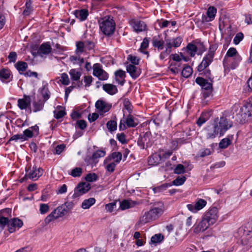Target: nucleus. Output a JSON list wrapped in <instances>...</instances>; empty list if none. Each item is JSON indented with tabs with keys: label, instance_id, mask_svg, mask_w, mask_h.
<instances>
[{
	"label": "nucleus",
	"instance_id": "nucleus-1",
	"mask_svg": "<svg viewBox=\"0 0 252 252\" xmlns=\"http://www.w3.org/2000/svg\"><path fill=\"white\" fill-rule=\"evenodd\" d=\"M164 211V206L162 202L155 204L149 211H146L140 217L138 222L140 224H144L155 220L163 214Z\"/></svg>",
	"mask_w": 252,
	"mask_h": 252
},
{
	"label": "nucleus",
	"instance_id": "nucleus-2",
	"mask_svg": "<svg viewBox=\"0 0 252 252\" xmlns=\"http://www.w3.org/2000/svg\"><path fill=\"white\" fill-rule=\"evenodd\" d=\"M99 23L101 31L104 34L110 36L113 34L115 30V23L111 16L105 17Z\"/></svg>",
	"mask_w": 252,
	"mask_h": 252
},
{
	"label": "nucleus",
	"instance_id": "nucleus-3",
	"mask_svg": "<svg viewBox=\"0 0 252 252\" xmlns=\"http://www.w3.org/2000/svg\"><path fill=\"white\" fill-rule=\"evenodd\" d=\"M195 82L200 86L202 88L201 94L204 98L208 97L212 93L213 82H209L208 80L201 77H198L195 79Z\"/></svg>",
	"mask_w": 252,
	"mask_h": 252
},
{
	"label": "nucleus",
	"instance_id": "nucleus-4",
	"mask_svg": "<svg viewBox=\"0 0 252 252\" xmlns=\"http://www.w3.org/2000/svg\"><path fill=\"white\" fill-rule=\"evenodd\" d=\"M218 125V129L219 131V137L223 136L225 132L232 126V122L225 117L220 118L219 122L215 121Z\"/></svg>",
	"mask_w": 252,
	"mask_h": 252
},
{
	"label": "nucleus",
	"instance_id": "nucleus-5",
	"mask_svg": "<svg viewBox=\"0 0 252 252\" xmlns=\"http://www.w3.org/2000/svg\"><path fill=\"white\" fill-rule=\"evenodd\" d=\"M243 119L245 120L249 118L252 123V98H250L249 101L246 102L243 106L241 107L239 113Z\"/></svg>",
	"mask_w": 252,
	"mask_h": 252
},
{
	"label": "nucleus",
	"instance_id": "nucleus-6",
	"mask_svg": "<svg viewBox=\"0 0 252 252\" xmlns=\"http://www.w3.org/2000/svg\"><path fill=\"white\" fill-rule=\"evenodd\" d=\"M106 155L105 150H99L94 152L92 156H87L85 158V161L87 164L95 166L99 161V158Z\"/></svg>",
	"mask_w": 252,
	"mask_h": 252
},
{
	"label": "nucleus",
	"instance_id": "nucleus-7",
	"mask_svg": "<svg viewBox=\"0 0 252 252\" xmlns=\"http://www.w3.org/2000/svg\"><path fill=\"white\" fill-rule=\"evenodd\" d=\"M202 217L211 225L214 224L219 217L218 209L216 207L210 208L205 212Z\"/></svg>",
	"mask_w": 252,
	"mask_h": 252
},
{
	"label": "nucleus",
	"instance_id": "nucleus-8",
	"mask_svg": "<svg viewBox=\"0 0 252 252\" xmlns=\"http://www.w3.org/2000/svg\"><path fill=\"white\" fill-rule=\"evenodd\" d=\"M137 144L141 149H147L151 147L152 142L151 140L150 134L146 132L142 135H140L137 140Z\"/></svg>",
	"mask_w": 252,
	"mask_h": 252
},
{
	"label": "nucleus",
	"instance_id": "nucleus-9",
	"mask_svg": "<svg viewBox=\"0 0 252 252\" xmlns=\"http://www.w3.org/2000/svg\"><path fill=\"white\" fill-rule=\"evenodd\" d=\"M217 126L218 125L215 122L210 124L206 126L205 131L207 139H214L219 134Z\"/></svg>",
	"mask_w": 252,
	"mask_h": 252
},
{
	"label": "nucleus",
	"instance_id": "nucleus-10",
	"mask_svg": "<svg viewBox=\"0 0 252 252\" xmlns=\"http://www.w3.org/2000/svg\"><path fill=\"white\" fill-rule=\"evenodd\" d=\"M91 185L89 183H81L78 184L74 189L72 198H76L87 192L91 189Z\"/></svg>",
	"mask_w": 252,
	"mask_h": 252
},
{
	"label": "nucleus",
	"instance_id": "nucleus-11",
	"mask_svg": "<svg viewBox=\"0 0 252 252\" xmlns=\"http://www.w3.org/2000/svg\"><path fill=\"white\" fill-rule=\"evenodd\" d=\"M211 224L203 217L198 222L195 223L193 226V231L195 234L203 232L207 230Z\"/></svg>",
	"mask_w": 252,
	"mask_h": 252
},
{
	"label": "nucleus",
	"instance_id": "nucleus-12",
	"mask_svg": "<svg viewBox=\"0 0 252 252\" xmlns=\"http://www.w3.org/2000/svg\"><path fill=\"white\" fill-rule=\"evenodd\" d=\"M43 172V170L41 168L33 166L27 171L26 176L28 178L35 181L42 175Z\"/></svg>",
	"mask_w": 252,
	"mask_h": 252
},
{
	"label": "nucleus",
	"instance_id": "nucleus-13",
	"mask_svg": "<svg viewBox=\"0 0 252 252\" xmlns=\"http://www.w3.org/2000/svg\"><path fill=\"white\" fill-rule=\"evenodd\" d=\"M206 204L207 202L205 200L199 198L196 200L194 205L189 204H188L187 207L190 211L193 213H196L197 211L203 208Z\"/></svg>",
	"mask_w": 252,
	"mask_h": 252
},
{
	"label": "nucleus",
	"instance_id": "nucleus-14",
	"mask_svg": "<svg viewBox=\"0 0 252 252\" xmlns=\"http://www.w3.org/2000/svg\"><path fill=\"white\" fill-rule=\"evenodd\" d=\"M129 24L136 32H140L146 30L147 25L142 21L132 19L129 21Z\"/></svg>",
	"mask_w": 252,
	"mask_h": 252
},
{
	"label": "nucleus",
	"instance_id": "nucleus-15",
	"mask_svg": "<svg viewBox=\"0 0 252 252\" xmlns=\"http://www.w3.org/2000/svg\"><path fill=\"white\" fill-rule=\"evenodd\" d=\"M217 13V9L214 6L209 7L207 11V15H203L201 18L202 23H206L213 21Z\"/></svg>",
	"mask_w": 252,
	"mask_h": 252
},
{
	"label": "nucleus",
	"instance_id": "nucleus-16",
	"mask_svg": "<svg viewBox=\"0 0 252 252\" xmlns=\"http://www.w3.org/2000/svg\"><path fill=\"white\" fill-rule=\"evenodd\" d=\"M237 56L240 55L238 53L236 48L233 47L230 48L227 51L223 61V65L224 67H226V65H228L229 63L230 62L231 59H229L235 58Z\"/></svg>",
	"mask_w": 252,
	"mask_h": 252
},
{
	"label": "nucleus",
	"instance_id": "nucleus-17",
	"mask_svg": "<svg viewBox=\"0 0 252 252\" xmlns=\"http://www.w3.org/2000/svg\"><path fill=\"white\" fill-rule=\"evenodd\" d=\"M17 105L21 110H25L29 108L31 113V97L29 95H24V98H19L17 101Z\"/></svg>",
	"mask_w": 252,
	"mask_h": 252
},
{
	"label": "nucleus",
	"instance_id": "nucleus-18",
	"mask_svg": "<svg viewBox=\"0 0 252 252\" xmlns=\"http://www.w3.org/2000/svg\"><path fill=\"white\" fill-rule=\"evenodd\" d=\"M23 225V221L20 219L18 218L11 219L8 223V231L10 233H13L15 231L16 228H21Z\"/></svg>",
	"mask_w": 252,
	"mask_h": 252
},
{
	"label": "nucleus",
	"instance_id": "nucleus-19",
	"mask_svg": "<svg viewBox=\"0 0 252 252\" xmlns=\"http://www.w3.org/2000/svg\"><path fill=\"white\" fill-rule=\"evenodd\" d=\"M138 204L139 203L136 201H133L130 199H123L120 201V209L121 210H125L133 208Z\"/></svg>",
	"mask_w": 252,
	"mask_h": 252
},
{
	"label": "nucleus",
	"instance_id": "nucleus-20",
	"mask_svg": "<svg viewBox=\"0 0 252 252\" xmlns=\"http://www.w3.org/2000/svg\"><path fill=\"white\" fill-rule=\"evenodd\" d=\"M12 78L11 71L8 68H2L0 70V80L2 82H9Z\"/></svg>",
	"mask_w": 252,
	"mask_h": 252
},
{
	"label": "nucleus",
	"instance_id": "nucleus-21",
	"mask_svg": "<svg viewBox=\"0 0 252 252\" xmlns=\"http://www.w3.org/2000/svg\"><path fill=\"white\" fill-rule=\"evenodd\" d=\"M213 61V59L205 55L197 67L198 72L204 71Z\"/></svg>",
	"mask_w": 252,
	"mask_h": 252
},
{
	"label": "nucleus",
	"instance_id": "nucleus-22",
	"mask_svg": "<svg viewBox=\"0 0 252 252\" xmlns=\"http://www.w3.org/2000/svg\"><path fill=\"white\" fill-rule=\"evenodd\" d=\"M126 71L133 79L137 78L141 74L140 69L135 65L131 64L126 66Z\"/></svg>",
	"mask_w": 252,
	"mask_h": 252
},
{
	"label": "nucleus",
	"instance_id": "nucleus-23",
	"mask_svg": "<svg viewBox=\"0 0 252 252\" xmlns=\"http://www.w3.org/2000/svg\"><path fill=\"white\" fill-rule=\"evenodd\" d=\"M95 107L99 111L105 113L109 111L111 108V105L106 103L105 101L98 100L95 103Z\"/></svg>",
	"mask_w": 252,
	"mask_h": 252
},
{
	"label": "nucleus",
	"instance_id": "nucleus-24",
	"mask_svg": "<svg viewBox=\"0 0 252 252\" xmlns=\"http://www.w3.org/2000/svg\"><path fill=\"white\" fill-rule=\"evenodd\" d=\"M165 45L167 46V44H169V45H170V50H172V47L177 48L180 46L183 42V38L181 36H178L172 39H165Z\"/></svg>",
	"mask_w": 252,
	"mask_h": 252
},
{
	"label": "nucleus",
	"instance_id": "nucleus-25",
	"mask_svg": "<svg viewBox=\"0 0 252 252\" xmlns=\"http://www.w3.org/2000/svg\"><path fill=\"white\" fill-rule=\"evenodd\" d=\"M74 14L75 17L78 19L80 21H84L87 19L89 15V12L86 9L75 10L74 11Z\"/></svg>",
	"mask_w": 252,
	"mask_h": 252
},
{
	"label": "nucleus",
	"instance_id": "nucleus-26",
	"mask_svg": "<svg viewBox=\"0 0 252 252\" xmlns=\"http://www.w3.org/2000/svg\"><path fill=\"white\" fill-rule=\"evenodd\" d=\"M122 155L119 152H114L112 153L110 156L107 157L104 160V164L110 161L112 159L115 160V162L119 163L122 160Z\"/></svg>",
	"mask_w": 252,
	"mask_h": 252
},
{
	"label": "nucleus",
	"instance_id": "nucleus-27",
	"mask_svg": "<svg viewBox=\"0 0 252 252\" xmlns=\"http://www.w3.org/2000/svg\"><path fill=\"white\" fill-rule=\"evenodd\" d=\"M115 76L116 82L121 86L124 85L125 82L126 72L122 69H119L115 71Z\"/></svg>",
	"mask_w": 252,
	"mask_h": 252
},
{
	"label": "nucleus",
	"instance_id": "nucleus-28",
	"mask_svg": "<svg viewBox=\"0 0 252 252\" xmlns=\"http://www.w3.org/2000/svg\"><path fill=\"white\" fill-rule=\"evenodd\" d=\"M52 47L49 42L42 43L39 47L38 53L39 55H48L51 52Z\"/></svg>",
	"mask_w": 252,
	"mask_h": 252
},
{
	"label": "nucleus",
	"instance_id": "nucleus-29",
	"mask_svg": "<svg viewBox=\"0 0 252 252\" xmlns=\"http://www.w3.org/2000/svg\"><path fill=\"white\" fill-rule=\"evenodd\" d=\"M103 90L110 95H114L118 92L117 87L112 84H105L102 86Z\"/></svg>",
	"mask_w": 252,
	"mask_h": 252
},
{
	"label": "nucleus",
	"instance_id": "nucleus-30",
	"mask_svg": "<svg viewBox=\"0 0 252 252\" xmlns=\"http://www.w3.org/2000/svg\"><path fill=\"white\" fill-rule=\"evenodd\" d=\"M125 123L128 127H135L138 125L139 122L136 118L129 114L126 118Z\"/></svg>",
	"mask_w": 252,
	"mask_h": 252
},
{
	"label": "nucleus",
	"instance_id": "nucleus-31",
	"mask_svg": "<svg viewBox=\"0 0 252 252\" xmlns=\"http://www.w3.org/2000/svg\"><path fill=\"white\" fill-rule=\"evenodd\" d=\"M69 74L72 82L79 81L82 74L81 72L76 68L71 69L69 71Z\"/></svg>",
	"mask_w": 252,
	"mask_h": 252
},
{
	"label": "nucleus",
	"instance_id": "nucleus-32",
	"mask_svg": "<svg viewBox=\"0 0 252 252\" xmlns=\"http://www.w3.org/2000/svg\"><path fill=\"white\" fill-rule=\"evenodd\" d=\"M153 46L157 48L158 51L162 50L164 48V41L162 39H158L156 36L153 38L152 39Z\"/></svg>",
	"mask_w": 252,
	"mask_h": 252
},
{
	"label": "nucleus",
	"instance_id": "nucleus-33",
	"mask_svg": "<svg viewBox=\"0 0 252 252\" xmlns=\"http://www.w3.org/2000/svg\"><path fill=\"white\" fill-rule=\"evenodd\" d=\"M230 59H231V61L229 63L228 65H226V67L229 66L232 69H235L238 66L241 61V58L240 56H237L235 58H230Z\"/></svg>",
	"mask_w": 252,
	"mask_h": 252
},
{
	"label": "nucleus",
	"instance_id": "nucleus-34",
	"mask_svg": "<svg viewBox=\"0 0 252 252\" xmlns=\"http://www.w3.org/2000/svg\"><path fill=\"white\" fill-rule=\"evenodd\" d=\"M186 51L187 53L189 55L190 57H193L196 53L197 47L192 43H189L186 47Z\"/></svg>",
	"mask_w": 252,
	"mask_h": 252
},
{
	"label": "nucleus",
	"instance_id": "nucleus-35",
	"mask_svg": "<svg viewBox=\"0 0 252 252\" xmlns=\"http://www.w3.org/2000/svg\"><path fill=\"white\" fill-rule=\"evenodd\" d=\"M69 61L73 64H78L79 66H81L85 62L83 58H81L80 56L77 55L76 56L73 55L70 56Z\"/></svg>",
	"mask_w": 252,
	"mask_h": 252
},
{
	"label": "nucleus",
	"instance_id": "nucleus-36",
	"mask_svg": "<svg viewBox=\"0 0 252 252\" xmlns=\"http://www.w3.org/2000/svg\"><path fill=\"white\" fill-rule=\"evenodd\" d=\"M161 160V157L159 154H155L150 157L148 160L149 164L152 165L158 164Z\"/></svg>",
	"mask_w": 252,
	"mask_h": 252
},
{
	"label": "nucleus",
	"instance_id": "nucleus-37",
	"mask_svg": "<svg viewBox=\"0 0 252 252\" xmlns=\"http://www.w3.org/2000/svg\"><path fill=\"white\" fill-rule=\"evenodd\" d=\"M164 240V236L161 233L156 234L151 238V243L156 245L162 242Z\"/></svg>",
	"mask_w": 252,
	"mask_h": 252
},
{
	"label": "nucleus",
	"instance_id": "nucleus-38",
	"mask_svg": "<svg viewBox=\"0 0 252 252\" xmlns=\"http://www.w3.org/2000/svg\"><path fill=\"white\" fill-rule=\"evenodd\" d=\"M15 66L20 74H23V72L26 70L28 66L27 63L21 61L18 62Z\"/></svg>",
	"mask_w": 252,
	"mask_h": 252
},
{
	"label": "nucleus",
	"instance_id": "nucleus-39",
	"mask_svg": "<svg viewBox=\"0 0 252 252\" xmlns=\"http://www.w3.org/2000/svg\"><path fill=\"white\" fill-rule=\"evenodd\" d=\"M95 203V199L94 198H90L84 200L82 203L81 207L84 209L90 208Z\"/></svg>",
	"mask_w": 252,
	"mask_h": 252
},
{
	"label": "nucleus",
	"instance_id": "nucleus-40",
	"mask_svg": "<svg viewBox=\"0 0 252 252\" xmlns=\"http://www.w3.org/2000/svg\"><path fill=\"white\" fill-rule=\"evenodd\" d=\"M44 102L43 100H39L37 101H34L33 102V111L34 112H37L38 111L43 110L44 106Z\"/></svg>",
	"mask_w": 252,
	"mask_h": 252
},
{
	"label": "nucleus",
	"instance_id": "nucleus-41",
	"mask_svg": "<svg viewBox=\"0 0 252 252\" xmlns=\"http://www.w3.org/2000/svg\"><path fill=\"white\" fill-rule=\"evenodd\" d=\"M192 68L189 65L185 64L182 71V75L187 78L192 74Z\"/></svg>",
	"mask_w": 252,
	"mask_h": 252
},
{
	"label": "nucleus",
	"instance_id": "nucleus-42",
	"mask_svg": "<svg viewBox=\"0 0 252 252\" xmlns=\"http://www.w3.org/2000/svg\"><path fill=\"white\" fill-rule=\"evenodd\" d=\"M76 47L75 54L78 56H80L85 51L84 42L81 41L76 42Z\"/></svg>",
	"mask_w": 252,
	"mask_h": 252
},
{
	"label": "nucleus",
	"instance_id": "nucleus-43",
	"mask_svg": "<svg viewBox=\"0 0 252 252\" xmlns=\"http://www.w3.org/2000/svg\"><path fill=\"white\" fill-rule=\"evenodd\" d=\"M41 94L43 98V101L46 102L50 97V93L48 88V85H45L43 86Z\"/></svg>",
	"mask_w": 252,
	"mask_h": 252
},
{
	"label": "nucleus",
	"instance_id": "nucleus-44",
	"mask_svg": "<svg viewBox=\"0 0 252 252\" xmlns=\"http://www.w3.org/2000/svg\"><path fill=\"white\" fill-rule=\"evenodd\" d=\"M232 143L231 140L228 138H223L219 143V146L220 149H225L227 148Z\"/></svg>",
	"mask_w": 252,
	"mask_h": 252
},
{
	"label": "nucleus",
	"instance_id": "nucleus-45",
	"mask_svg": "<svg viewBox=\"0 0 252 252\" xmlns=\"http://www.w3.org/2000/svg\"><path fill=\"white\" fill-rule=\"evenodd\" d=\"M32 1L26 0L25 4V8L23 12V14L25 16L29 15L33 11V8L32 6Z\"/></svg>",
	"mask_w": 252,
	"mask_h": 252
},
{
	"label": "nucleus",
	"instance_id": "nucleus-46",
	"mask_svg": "<svg viewBox=\"0 0 252 252\" xmlns=\"http://www.w3.org/2000/svg\"><path fill=\"white\" fill-rule=\"evenodd\" d=\"M218 48V44L217 43H214L210 45L208 52L206 55L212 59H214L215 52L217 50Z\"/></svg>",
	"mask_w": 252,
	"mask_h": 252
},
{
	"label": "nucleus",
	"instance_id": "nucleus-47",
	"mask_svg": "<svg viewBox=\"0 0 252 252\" xmlns=\"http://www.w3.org/2000/svg\"><path fill=\"white\" fill-rule=\"evenodd\" d=\"M218 48V44L217 43H214L210 45L208 52L206 55L212 59H214L215 52L217 50Z\"/></svg>",
	"mask_w": 252,
	"mask_h": 252
},
{
	"label": "nucleus",
	"instance_id": "nucleus-48",
	"mask_svg": "<svg viewBox=\"0 0 252 252\" xmlns=\"http://www.w3.org/2000/svg\"><path fill=\"white\" fill-rule=\"evenodd\" d=\"M54 211H55V213L58 218L63 216L67 213L65 208L64 207V205H63V204L57 207V208L55 209Z\"/></svg>",
	"mask_w": 252,
	"mask_h": 252
},
{
	"label": "nucleus",
	"instance_id": "nucleus-49",
	"mask_svg": "<svg viewBox=\"0 0 252 252\" xmlns=\"http://www.w3.org/2000/svg\"><path fill=\"white\" fill-rule=\"evenodd\" d=\"M172 52V50H170V45L167 44V46L165 45V49L161 52L159 55V58L160 60H163L166 58L170 53Z\"/></svg>",
	"mask_w": 252,
	"mask_h": 252
},
{
	"label": "nucleus",
	"instance_id": "nucleus-50",
	"mask_svg": "<svg viewBox=\"0 0 252 252\" xmlns=\"http://www.w3.org/2000/svg\"><path fill=\"white\" fill-rule=\"evenodd\" d=\"M106 126L109 131L113 132L117 129V123L115 120H110L107 123Z\"/></svg>",
	"mask_w": 252,
	"mask_h": 252
},
{
	"label": "nucleus",
	"instance_id": "nucleus-51",
	"mask_svg": "<svg viewBox=\"0 0 252 252\" xmlns=\"http://www.w3.org/2000/svg\"><path fill=\"white\" fill-rule=\"evenodd\" d=\"M103 69L101 67L99 63H95L93 66V75L97 77L100 76V74L102 72Z\"/></svg>",
	"mask_w": 252,
	"mask_h": 252
},
{
	"label": "nucleus",
	"instance_id": "nucleus-52",
	"mask_svg": "<svg viewBox=\"0 0 252 252\" xmlns=\"http://www.w3.org/2000/svg\"><path fill=\"white\" fill-rule=\"evenodd\" d=\"M181 67V63L180 62H176L174 63H171L169 66V68L170 71L176 74L180 71V69H179V67Z\"/></svg>",
	"mask_w": 252,
	"mask_h": 252
},
{
	"label": "nucleus",
	"instance_id": "nucleus-53",
	"mask_svg": "<svg viewBox=\"0 0 252 252\" xmlns=\"http://www.w3.org/2000/svg\"><path fill=\"white\" fill-rule=\"evenodd\" d=\"M58 217L55 211H53L51 214H50L45 219V222L46 224H49L51 221L57 219Z\"/></svg>",
	"mask_w": 252,
	"mask_h": 252
},
{
	"label": "nucleus",
	"instance_id": "nucleus-54",
	"mask_svg": "<svg viewBox=\"0 0 252 252\" xmlns=\"http://www.w3.org/2000/svg\"><path fill=\"white\" fill-rule=\"evenodd\" d=\"M83 170L81 167H75L73 168L69 174L73 177H80L82 174Z\"/></svg>",
	"mask_w": 252,
	"mask_h": 252
},
{
	"label": "nucleus",
	"instance_id": "nucleus-55",
	"mask_svg": "<svg viewBox=\"0 0 252 252\" xmlns=\"http://www.w3.org/2000/svg\"><path fill=\"white\" fill-rule=\"evenodd\" d=\"M186 180V178L184 176H179L173 181L172 184L175 186H181L183 185Z\"/></svg>",
	"mask_w": 252,
	"mask_h": 252
},
{
	"label": "nucleus",
	"instance_id": "nucleus-56",
	"mask_svg": "<svg viewBox=\"0 0 252 252\" xmlns=\"http://www.w3.org/2000/svg\"><path fill=\"white\" fill-rule=\"evenodd\" d=\"M60 82L63 85H68L70 83L68 75L66 73L61 74Z\"/></svg>",
	"mask_w": 252,
	"mask_h": 252
},
{
	"label": "nucleus",
	"instance_id": "nucleus-57",
	"mask_svg": "<svg viewBox=\"0 0 252 252\" xmlns=\"http://www.w3.org/2000/svg\"><path fill=\"white\" fill-rule=\"evenodd\" d=\"M85 180L88 182H93L97 180L98 177L94 173H90L87 174L85 177Z\"/></svg>",
	"mask_w": 252,
	"mask_h": 252
},
{
	"label": "nucleus",
	"instance_id": "nucleus-58",
	"mask_svg": "<svg viewBox=\"0 0 252 252\" xmlns=\"http://www.w3.org/2000/svg\"><path fill=\"white\" fill-rule=\"evenodd\" d=\"M53 113L54 117L57 119H61L66 114L65 110H54Z\"/></svg>",
	"mask_w": 252,
	"mask_h": 252
},
{
	"label": "nucleus",
	"instance_id": "nucleus-59",
	"mask_svg": "<svg viewBox=\"0 0 252 252\" xmlns=\"http://www.w3.org/2000/svg\"><path fill=\"white\" fill-rule=\"evenodd\" d=\"M19 140L23 141L26 140L27 138H25V136H23L22 134H18L12 135L9 139L8 142L11 141H17Z\"/></svg>",
	"mask_w": 252,
	"mask_h": 252
},
{
	"label": "nucleus",
	"instance_id": "nucleus-60",
	"mask_svg": "<svg viewBox=\"0 0 252 252\" xmlns=\"http://www.w3.org/2000/svg\"><path fill=\"white\" fill-rule=\"evenodd\" d=\"M186 172L184 166L181 164H178L174 169V172L177 174H181Z\"/></svg>",
	"mask_w": 252,
	"mask_h": 252
},
{
	"label": "nucleus",
	"instance_id": "nucleus-61",
	"mask_svg": "<svg viewBox=\"0 0 252 252\" xmlns=\"http://www.w3.org/2000/svg\"><path fill=\"white\" fill-rule=\"evenodd\" d=\"M93 77L90 75H85L83 77V81L85 83L84 86L85 87H90L93 82Z\"/></svg>",
	"mask_w": 252,
	"mask_h": 252
},
{
	"label": "nucleus",
	"instance_id": "nucleus-62",
	"mask_svg": "<svg viewBox=\"0 0 252 252\" xmlns=\"http://www.w3.org/2000/svg\"><path fill=\"white\" fill-rule=\"evenodd\" d=\"M244 38V35L242 32H239L236 34L233 39V43L237 45Z\"/></svg>",
	"mask_w": 252,
	"mask_h": 252
},
{
	"label": "nucleus",
	"instance_id": "nucleus-63",
	"mask_svg": "<svg viewBox=\"0 0 252 252\" xmlns=\"http://www.w3.org/2000/svg\"><path fill=\"white\" fill-rule=\"evenodd\" d=\"M117 202L114 201L105 205L106 210L109 212H113L114 208L116 207Z\"/></svg>",
	"mask_w": 252,
	"mask_h": 252
},
{
	"label": "nucleus",
	"instance_id": "nucleus-64",
	"mask_svg": "<svg viewBox=\"0 0 252 252\" xmlns=\"http://www.w3.org/2000/svg\"><path fill=\"white\" fill-rule=\"evenodd\" d=\"M10 220L6 217H0V226L2 228H4L6 225L8 227V223Z\"/></svg>",
	"mask_w": 252,
	"mask_h": 252
}]
</instances>
